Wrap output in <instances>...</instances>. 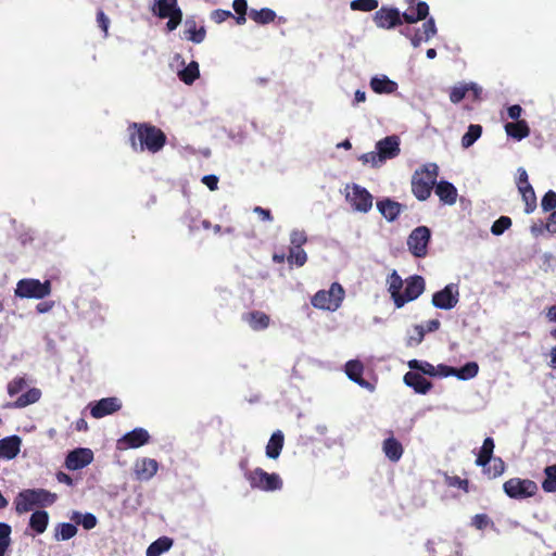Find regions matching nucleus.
<instances>
[{
  "instance_id": "obj_21",
  "label": "nucleus",
  "mask_w": 556,
  "mask_h": 556,
  "mask_svg": "<svg viewBox=\"0 0 556 556\" xmlns=\"http://www.w3.org/2000/svg\"><path fill=\"white\" fill-rule=\"evenodd\" d=\"M403 207L404 206L400 202L389 198L377 202L378 211L388 222H394L400 216Z\"/></svg>"
},
{
  "instance_id": "obj_42",
  "label": "nucleus",
  "mask_w": 556,
  "mask_h": 556,
  "mask_svg": "<svg viewBox=\"0 0 556 556\" xmlns=\"http://www.w3.org/2000/svg\"><path fill=\"white\" fill-rule=\"evenodd\" d=\"M479 372V365L476 362H468L460 368H455V377L459 380H469Z\"/></svg>"
},
{
  "instance_id": "obj_40",
  "label": "nucleus",
  "mask_w": 556,
  "mask_h": 556,
  "mask_svg": "<svg viewBox=\"0 0 556 556\" xmlns=\"http://www.w3.org/2000/svg\"><path fill=\"white\" fill-rule=\"evenodd\" d=\"M388 291L391 295V299L393 300V303L395 304V299H397V296L401 295L402 293L404 281L401 278V276L396 273V270H393L388 278Z\"/></svg>"
},
{
  "instance_id": "obj_48",
  "label": "nucleus",
  "mask_w": 556,
  "mask_h": 556,
  "mask_svg": "<svg viewBox=\"0 0 556 556\" xmlns=\"http://www.w3.org/2000/svg\"><path fill=\"white\" fill-rule=\"evenodd\" d=\"M511 226V219L508 216H501L496 219L492 227L491 232L495 236L503 235Z\"/></svg>"
},
{
  "instance_id": "obj_5",
  "label": "nucleus",
  "mask_w": 556,
  "mask_h": 556,
  "mask_svg": "<svg viewBox=\"0 0 556 556\" xmlns=\"http://www.w3.org/2000/svg\"><path fill=\"white\" fill-rule=\"evenodd\" d=\"M150 11L161 20H168L166 23L168 31L175 30L182 21V11L177 0H153Z\"/></svg>"
},
{
  "instance_id": "obj_49",
  "label": "nucleus",
  "mask_w": 556,
  "mask_h": 556,
  "mask_svg": "<svg viewBox=\"0 0 556 556\" xmlns=\"http://www.w3.org/2000/svg\"><path fill=\"white\" fill-rule=\"evenodd\" d=\"M541 207L544 212H553L556 208V192L548 190L542 198Z\"/></svg>"
},
{
  "instance_id": "obj_44",
  "label": "nucleus",
  "mask_w": 556,
  "mask_h": 556,
  "mask_svg": "<svg viewBox=\"0 0 556 556\" xmlns=\"http://www.w3.org/2000/svg\"><path fill=\"white\" fill-rule=\"evenodd\" d=\"M408 367L412 370H418L422 372L424 375L430 376V377H437L435 372V366L428 362H422L418 359H412L408 362Z\"/></svg>"
},
{
  "instance_id": "obj_54",
  "label": "nucleus",
  "mask_w": 556,
  "mask_h": 556,
  "mask_svg": "<svg viewBox=\"0 0 556 556\" xmlns=\"http://www.w3.org/2000/svg\"><path fill=\"white\" fill-rule=\"evenodd\" d=\"M230 17H233L232 13L228 10L223 9H216L211 14L212 21H214L217 24H220Z\"/></svg>"
},
{
  "instance_id": "obj_59",
  "label": "nucleus",
  "mask_w": 556,
  "mask_h": 556,
  "mask_svg": "<svg viewBox=\"0 0 556 556\" xmlns=\"http://www.w3.org/2000/svg\"><path fill=\"white\" fill-rule=\"evenodd\" d=\"M435 372L437 376L440 377L455 376V368L444 364H440L435 367Z\"/></svg>"
},
{
  "instance_id": "obj_37",
  "label": "nucleus",
  "mask_w": 556,
  "mask_h": 556,
  "mask_svg": "<svg viewBox=\"0 0 556 556\" xmlns=\"http://www.w3.org/2000/svg\"><path fill=\"white\" fill-rule=\"evenodd\" d=\"M181 81L186 85H191L200 76L199 64L195 61H191L184 70L178 73Z\"/></svg>"
},
{
  "instance_id": "obj_46",
  "label": "nucleus",
  "mask_w": 556,
  "mask_h": 556,
  "mask_svg": "<svg viewBox=\"0 0 556 556\" xmlns=\"http://www.w3.org/2000/svg\"><path fill=\"white\" fill-rule=\"evenodd\" d=\"M232 8L237 13L236 23L238 25H243L247 22V11H248V2L247 0H233Z\"/></svg>"
},
{
  "instance_id": "obj_27",
  "label": "nucleus",
  "mask_w": 556,
  "mask_h": 556,
  "mask_svg": "<svg viewBox=\"0 0 556 556\" xmlns=\"http://www.w3.org/2000/svg\"><path fill=\"white\" fill-rule=\"evenodd\" d=\"M285 443L283 433L280 430L275 431L266 445V456L271 459L279 457Z\"/></svg>"
},
{
  "instance_id": "obj_33",
  "label": "nucleus",
  "mask_w": 556,
  "mask_h": 556,
  "mask_svg": "<svg viewBox=\"0 0 556 556\" xmlns=\"http://www.w3.org/2000/svg\"><path fill=\"white\" fill-rule=\"evenodd\" d=\"M250 18L260 25H266L275 21L276 12L269 8H263L261 10L251 9L249 12Z\"/></svg>"
},
{
  "instance_id": "obj_41",
  "label": "nucleus",
  "mask_w": 556,
  "mask_h": 556,
  "mask_svg": "<svg viewBox=\"0 0 556 556\" xmlns=\"http://www.w3.org/2000/svg\"><path fill=\"white\" fill-rule=\"evenodd\" d=\"M544 475L542 489L547 493L556 492V465L545 467Z\"/></svg>"
},
{
  "instance_id": "obj_57",
  "label": "nucleus",
  "mask_w": 556,
  "mask_h": 556,
  "mask_svg": "<svg viewBox=\"0 0 556 556\" xmlns=\"http://www.w3.org/2000/svg\"><path fill=\"white\" fill-rule=\"evenodd\" d=\"M405 35L410 38V42L415 48L419 47L422 41H428L427 38H424V31L421 29H416L413 35H410L409 29H407Z\"/></svg>"
},
{
  "instance_id": "obj_34",
  "label": "nucleus",
  "mask_w": 556,
  "mask_h": 556,
  "mask_svg": "<svg viewBox=\"0 0 556 556\" xmlns=\"http://www.w3.org/2000/svg\"><path fill=\"white\" fill-rule=\"evenodd\" d=\"M173 545V540L167 536H162L152 542L147 548L146 556H160L167 552Z\"/></svg>"
},
{
  "instance_id": "obj_58",
  "label": "nucleus",
  "mask_w": 556,
  "mask_h": 556,
  "mask_svg": "<svg viewBox=\"0 0 556 556\" xmlns=\"http://www.w3.org/2000/svg\"><path fill=\"white\" fill-rule=\"evenodd\" d=\"M414 330H415L416 336L410 337V339L408 341L409 345H413V344L418 345L419 343L422 342V340L425 338L426 330L422 326L417 325V326H415Z\"/></svg>"
},
{
  "instance_id": "obj_55",
  "label": "nucleus",
  "mask_w": 556,
  "mask_h": 556,
  "mask_svg": "<svg viewBox=\"0 0 556 556\" xmlns=\"http://www.w3.org/2000/svg\"><path fill=\"white\" fill-rule=\"evenodd\" d=\"M421 30L424 31V38H427L428 40L430 38H432L437 34V27H435L434 20L433 18L427 20L422 24Z\"/></svg>"
},
{
  "instance_id": "obj_1",
  "label": "nucleus",
  "mask_w": 556,
  "mask_h": 556,
  "mask_svg": "<svg viewBox=\"0 0 556 556\" xmlns=\"http://www.w3.org/2000/svg\"><path fill=\"white\" fill-rule=\"evenodd\" d=\"M127 131L130 147L136 152L148 150L156 153L166 144L167 138L164 131L150 123H130Z\"/></svg>"
},
{
  "instance_id": "obj_25",
  "label": "nucleus",
  "mask_w": 556,
  "mask_h": 556,
  "mask_svg": "<svg viewBox=\"0 0 556 556\" xmlns=\"http://www.w3.org/2000/svg\"><path fill=\"white\" fill-rule=\"evenodd\" d=\"M382 450L384 455L391 462H399L403 455V446L393 435L387 438L382 443Z\"/></svg>"
},
{
  "instance_id": "obj_60",
  "label": "nucleus",
  "mask_w": 556,
  "mask_h": 556,
  "mask_svg": "<svg viewBox=\"0 0 556 556\" xmlns=\"http://www.w3.org/2000/svg\"><path fill=\"white\" fill-rule=\"evenodd\" d=\"M529 187L531 184L529 182L528 173L525 168H518V179H517V188L520 190V187Z\"/></svg>"
},
{
  "instance_id": "obj_18",
  "label": "nucleus",
  "mask_w": 556,
  "mask_h": 556,
  "mask_svg": "<svg viewBox=\"0 0 556 556\" xmlns=\"http://www.w3.org/2000/svg\"><path fill=\"white\" fill-rule=\"evenodd\" d=\"M159 470V463L149 457H142L136 460L134 473L137 480L148 481L152 479Z\"/></svg>"
},
{
  "instance_id": "obj_14",
  "label": "nucleus",
  "mask_w": 556,
  "mask_h": 556,
  "mask_svg": "<svg viewBox=\"0 0 556 556\" xmlns=\"http://www.w3.org/2000/svg\"><path fill=\"white\" fill-rule=\"evenodd\" d=\"M150 441L149 432L143 428H136L125 433L121 439L117 440L118 450L138 448Z\"/></svg>"
},
{
  "instance_id": "obj_45",
  "label": "nucleus",
  "mask_w": 556,
  "mask_h": 556,
  "mask_svg": "<svg viewBox=\"0 0 556 556\" xmlns=\"http://www.w3.org/2000/svg\"><path fill=\"white\" fill-rule=\"evenodd\" d=\"M40 397V391L37 389H30L26 393L22 394L15 402V407H25L29 404L36 403Z\"/></svg>"
},
{
  "instance_id": "obj_16",
  "label": "nucleus",
  "mask_w": 556,
  "mask_h": 556,
  "mask_svg": "<svg viewBox=\"0 0 556 556\" xmlns=\"http://www.w3.org/2000/svg\"><path fill=\"white\" fill-rule=\"evenodd\" d=\"M379 161H386L396 157L400 152V139L397 136H388L379 140L376 144Z\"/></svg>"
},
{
  "instance_id": "obj_22",
  "label": "nucleus",
  "mask_w": 556,
  "mask_h": 556,
  "mask_svg": "<svg viewBox=\"0 0 556 556\" xmlns=\"http://www.w3.org/2000/svg\"><path fill=\"white\" fill-rule=\"evenodd\" d=\"M22 440L18 435H11L0 440V458L13 459L21 451Z\"/></svg>"
},
{
  "instance_id": "obj_36",
  "label": "nucleus",
  "mask_w": 556,
  "mask_h": 556,
  "mask_svg": "<svg viewBox=\"0 0 556 556\" xmlns=\"http://www.w3.org/2000/svg\"><path fill=\"white\" fill-rule=\"evenodd\" d=\"M71 520L74 521L76 526L81 525L86 530L93 529L98 523L97 517L91 513L81 514L79 511H73Z\"/></svg>"
},
{
  "instance_id": "obj_35",
  "label": "nucleus",
  "mask_w": 556,
  "mask_h": 556,
  "mask_svg": "<svg viewBox=\"0 0 556 556\" xmlns=\"http://www.w3.org/2000/svg\"><path fill=\"white\" fill-rule=\"evenodd\" d=\"M521 194L522 201L525 202V213L531 214L536 208V195L532 186L520 187L518 190Z\"/></svg>"
},
{
  "instance_id": "obj_28",
  "label": "nucleus",
  "mask_w": 556,
  "mask_h": 556,
  "mask_svg": "<svg viewBox=\"0 0 556 556\" xmlns=\"http://www.w3.org/2000/svg\"><path fill=\"white\" fill-rule=\"evenodd\" d=\"M370 88L379 94L382 93H393L397 89V84L391 79H389L387 76H375L370 80Z\"/></svg>"
},
{
  "instance_id": "obj_32",
  "label": "nucleus",
  "mask_w": 556,
  "mask_h": 556,
  "mask_svg": "<svg viewBox=\"0 0 556 556\" xmlns=\"http://www.w3.org/2000/svg\"><path fill=\"white\" fill-rule=\"evenodd\" d=\"M78 532L76 523L61 522L54 528V539L56 541H67L74 538Z\"/></svg>"
},
{
  "instance_id": "obj_2",
  "label": "nucleus",
  "mask_w": 556,
  "mask_h": 556,
  "mask_svg": "<svg viewBox=\"0 0 556 556\" xmlns=\"http://www.w3.org/2000/svg\"><path fill=\"white\" fill-rule=\"evenodd\" d=\"M429 14V5L425 1H419L416 5V13L404 12L400 14L397 9L384 8L376 11L374 21L380 28H392L402 24L404 20L408 24L425 20Z\"/></svg>"
},
{
  "instance_id": "obj_15",
  "label": "nucleus",
  "mask_w": 556,
  "mask_h": 556,
  "mask_svg": "<svg viewBox=\"0 0 556 556\" xmlns=\"http://www.w3.org/2000/svg\"><path fill=\"white\" fill-rule=\"evenodd\" d=\"M121 408L122 402L119 399L115 396L104 397L97 401L94 404H90V415L96 419H100L108 415L114 414Z\"/></svg>"
},
{
  "instance_id": "obj_64",
  "label": "nucleus",
  "mask_w": 556,
  "mask_h": 556,
  "mask_svg": "<svg viewBox=\"0 0 556 556\" xmlns=\"http://www.w3.org/2000/svg\"><path fill=\"white\" fill-rule=\"evenodd\" d=\"M545 227L549 232H556V211L549 214Z\"/></svg>"
},
{
  "instance_id": "obj_13",
  "label": "nucleus",
  "mask_w": 556,
  "mask_h": 556,
  "mask_svg": "<svg viewBox=\"0 0 556 556\" xmlns=\"http://www.w3.org/2000/svg\"><path fill=\"white\" fill-rule=\"evenodd\" d=\"M459 301V292L456 285H446L442 290L433 293L432 305L440 309H452Z\"/></svg>"
},
{
  "instance_id": "obj_62",
  "label": "nucleus",
  "mask_w": 556,
  "mask_h": 556,
  "mask_svg": "<svg viewBox=\"0 0 556 556\" xmlns=\"http://www.w3.org/2000/svg\"><path fill=\"white\" fill-rule=\"evenodd\" d=\"M202 182L211 190L214 191L218 187V177L215 175H205Z\"/></svg>"
},
{
  "instance_id": "obj_56",
  "label": "nucleus",
  "mask_w": 556,
  "mask_h": 556,
  "mask_svg": "<svg viewBox=\"0 0 556 556\" xmlns=\"http://www.w3.org/2000/svg\"><path fill=\"white\" fill-rule=\"evenodd\" d=\"M25 386L23 378H15L8 384V393L13 396L17 394Z\"/></svg>"
},
{
  "instance_id": "obj_29",
  "label": "nucleus",
  "mask_w": 556,
  "mask_h": 556,
  "mask_svg": "<svg viewBox=\"0 0 556 556\" xmlns=\"http://www.w3.org/2000/svg\"><path fill=\"white\" fill-rule=\"evenodd\" d=\"M494 446L495 444L492 438L488 437L484 439L483 444L476 458L477 466L485 468V466L490 464L491 459L493 458Z\"/></svg>"
},
{
  "instance_id": "obj_30",
  "label": "nucleus",
  "mask_w": 556,
  "mask_h": 556,
  "mask_svg": "<svg viewBox=\"0 0 556 556\" xmlns=\"http://www.w3.org/2000/svg\"><path fill=\"white\" fill-rule=\"evenodd\" d=\"M49 523V514L46 510H36L29 518V527L37 533L46 531Z\"/></svg>"
},
{
  "instance_id": "obj_4",
  "label": "nucleus",
  "mask_w": 556,
  "mask_h": 556,
  "mask_svg": "<svg viewBox=\"0 0 556 556\" xmlns=\"http://www.w3.org/2000/svg\"><path fill=\"white\" fill-rule=\"evenodd\" d=\"M56 501V495L45 489H27L20 492L15 498V509L18 514L31 510L35 506H50Z\"/></svg>"
},
{
  "instance_id": "obj_47",
  "label": "nucleus",
  "mask_w": 556,
  "mask_h": 556,
  "mask_svg": "<svg viewBox=\"0 0 556 556\" xmlns=\"http://www.w3.org/2000/svg\"><path fill=\"white\" fill-rule=\"evenodd\" d=\"M378 0H353L351 9L354 11L370 12L378 8Z\"/></svg>"
},
{
  "instance_id": "obj_39",
  "label": "nucleus",
  "mask_w": 556,
  "mask_h": 556,
  "mask_svg": "<svg viewBox=\"0 0 556 556\" xmlns=\"http://www.w3.org/2000/svg\"><path fill=\"white\" fill-rule=\"evenodd\" d=\"M482 135V126L479 124H470L466 134L462 138L463 148L471 147Z\"/></svg>"
},
{
  "instance_id": "obj_8",
  "label": "nucleus",
  "mask_w": 556,
  "mask_h": 556,
  "mask_svg": "<svg viewBox=\"0 0 556 556\" xmlns=\"http://www.w3.org/2000/svg\"><path fill=\"white\" fill-rule=\"evenodd\" d=\"M51 293V282H43L38 279L25 278L21 279L15 289V296L22 299H43Z\"/></svg>"
},
{
  "instance_id": "obj_20",
  "label": "nucleus",
  "mask_w": 556,
  "mask_h": 556,
  "mask_svg": "<svg viewBox=\"0 0 556 556\" xmlns=\"http://www.w3.org/2000/svg\"><path fill=\"white\" fill-rule=\"evenodd\" d=\"M346 376L362 388L372 390L374 387L363 378L364 365L361 361L352 359L345 364Z\"/></svg>"
},
{
  "instance_id": "obj_12",
  "label": "nucleus",
  "mask_w": 556,
  "mask_h": 556,
  "mask_svg": "<svg viewBox=\"0 0 556 556\" xmlns=\"http://www.w3.org/2000/svg\"><path fill=\"white\" fill-rule=\"evenodd\" d=\"M425 279L419 275H413L405 279V289L401 295L395 299V307L401 308L406 303L418 299L425 291Z\"/></svg>"
},
{
  "instance_id": "obj_23",
  "label": "nucleus",
  "mask_w": 556,
  "mask_h": 556,
  "mask_svg": "<svg viewBox=\"0 0 556 556\" xmlns=\"http://www.w3.org/2000/svg\"><path fill=\"white\" fill-rule=\"evenodd\" d=\"M435 194L440 201L447 205H453L457 200V189L455 186L446 180H441L434 185Z\"/></svg>"
},
{
  "instance_id": "obj_9",
  "label": "nucleus",
  "mask_w": 556,
  "mask_h": 556,
  "mask_svg": "<svg viewBox=\"0 0 556 556\" xmlns=\"http://www.w3.org/2000/svg\"><path fill=\"white\" fill-rule=\"evenodd\" d=\"M503 490L508 497L521 501L534 496L539 486L530 479L510 478L504 482Z\"/></svg>"
},
{
  "instance_id": "obj_26",
  "label": "nucleus",
  "mask_w": 556,
  "mask_h": 556,
  "mask_svg": "<svg viewBox=\"0 0 556 556\" xmlns=\"http://www.w3.org/2000/svg\"><path fill=\"white\" fill-rule=\"evenodd\" d=\"M505 131L508 137L516 140H522L530 135V128L525 119L505 124Z\"/></svg>"
},
{
  "instance_id": "obj_19",
  "label": "nucleus",
  "mask_w": 556,
  "mask_h": 556,
  "mask_svg": "<svg viewBox=\"0 0 556 556\" xmlns=\"http://www.w3.org/2000/svg\"><path fill=\"white\" fill-rule=\"evenodd\" d=\"M403 380L407 387L413 388L418 394H427L432 388V383L415 370L407 371Z\"/></svg>"
},
{
  "instance_id": "obj_24",
  "label": "nucleus",
  "mask_w": 556,
  "mask_h": 556,
  "mask_svg": "<svg viewBox=\"0 0 556 556\" xmlns=\"http://www.w3.org/2000/svg\"><path fill=\"white\" fill-rule=\"evenodd\" d=\"M242 319L255 331L264 330L270 324L269 316L261 311L245 313L242 315Z\"/></svg>"
},
{
  "instance_id": "obj_63",
  "label": "nucleus",
  "mask_w": 556,
  "mask_h": 556,
  "mask_svg": "<svg viewBox=\"0 0 556 556\" xmlns=\"http://www.w3.org/2000/svg\"><path fill=\"white\" fill-rule=\"evenodd\" d=\"M97 22H98L99 26L101 27V29L106 34L110 21L103 11H99L97 13Z\"/></svg>"
},
{
  "instance_id": "obj_61",
  "label": "nucleus",
  "mask_w": 556,
  "mask_h": 556,
  "mask_svg": "<svg viewBox=\"0 0 556 556\" xmlns=\"http://www.w3.org/2000/svg\"><path fill=\"white\" fill-rule=\"evenodd\" d=\"M11 526L5 522H0V542L11 543Z\"/></svg>"
},
{
  "instance_id": "obj_3",
  "label": "nucleus",
  "mask_w": 556,
  "mask_h": 556,
  "mask_svg": "<svg viewBox=\"0 0 556 556\" xmlns=\"http://www.w3.org/2000/svg\"><path fill=\"white\" fill-rule=\"evenodd\" d=\"M439 175V167L434 163H428L417 169L412 177V192L419 201H426L430 194Z\"/></svg>"
},
{
  "instance_id": "obj_6",
  "label": "nucleus",
  "mask_w": 556,
  "mask_h": 556,
  "mask_svg": "<svg viewBox=\"0 0 556 556\" xmlns=\"http://www.w3.org/2000/svg\"><path fill=\"white\" fill-rule=\"evenodd\" d=\"M344 289L339 282H332L329 290H319L312 298V305L319 309L337 311L344 299Z\"/></svg>"
},
{
  "instance_id": "obj_52",
  "label": "nucleus",
  "mask_w": 556,
  "mask_h": 556,
  "mask_svg": "<svg viewBox=\"0 0 556 556\" xmlns=\"http://www.w3.org/2000/svg\"><path fill=\"white\" fill-rule=\"evenodd\" d=\"M446 482L450 486L458 488L464 492H469V481L467 479H462L458 476L447 477Z\"/></svg>"
},
{
  "instance_id": "obj_7",
  "label": "nucleus",
  "mask_w": 556,
  "mask_h": 556,
  "mask_svg": "<svg viewBox=\"0 0 556 556\" xmlns=\"http://www.w3.org/2000/svg\"><path fill=\"white\" fill-rule=\"evenodd\" d=\"M244 477L253 489L270 492L282 488V480L278 473H268L262 468L247 470Z\"/></svg>"
},
{
  "instance_id": "obj_11",
  "label": "nucleus",
  "mask_w": 556,
  "mask_h": 556,
  "mask_svg": "<svg viewBox=\"0 0 556 556\" xmlns=\"http://www.w3.org/2000/svg\"><path fill=\"white\" fill-rule=\"evenodd\" d=\"M431 231L427 226L416 227L407 238L408 251L417 258H424L428 254Z\"/></svg>"
},
{
  "instance_id": "obj_51",
  "label": "nucleus",
  "mask_w": 556,
  "mask_h": 556,
  "mask_svg": "<svg viewBox=\"0 0 556 556\" xmlns=\"http://www.w3.org/2000/svg\"><path fill=\"white\" fill-rule=\"evenodd\" d=\"M471 525L478 530H484L493 522L486 514H477L472 517Z\"/></svg>"
},
{
  "instance_id": "obj_31",
  "label": "nucleus",
  "mask_w": 556,
  "mask_h": 556,
  "mask_svg": "<svg viewBox=\"0 0 556 556\" xmlns=\"http://www.w3.org/2000/svg\"><path fill=\"white\" fill-rule=\"evenodd\" d=\"M185 36L188 40L194 43H201L206 36V30L203 26L197 28V23L193 20L186 21Z\"/></svg>"
},
{
  "instance_id": "obj_38",
  "label": "nucleus",
  "mask_w": 556,
  "mask_h": 556,
  "mask_svg": "<svg viewBox=\"0 0 556 556\" xmlns=\"http://www.w3.org/2000/svg\"><path fill=\"white\" fill-rule=\"evenodd\" d=\"M506 465L501 457H493L489 465L483 468V472L490 478L495 479L501 477L505 471Z\"/></svg>"
},
{
  "instance_id": "obj_50",
  "label": "nucleus",
  "mask_w": 556,
  "mask_h": 556,
  "mask_svg": "<svg viewBox=\"0 0 556 556\" xmlns=\"http://www.w3.org/2000/svg\"><path fill=\"white\" fill-rule=\"evenodd\" d=\"M307 242V236L303 230H293L290 233V248H302Z\"/></svg>"
},
{
  "instance_id": "obj_53",
  "label": "nucleus",
  "mask_w": 556,
  "mask_h": 556,
  "mask_svg": "<svg viewBox=\"0 0 556 556\" xmlns=\"http://www.w3.org/2000/svg\"><path fill=\"white\" fill-rule=\"evenodd\" d=\"M467 91H468V88L465 86L452 88V90L450 92L451 102L459 103L466 97Z\"/></svg>"
},
{
  "instance_id": "obj_17",
  "label": "nucleus",
  "mask_w": 556,
  "mask_h": 556,
  "mask_svg": "<svg viewBox=\"0 0 556 556\" xmlns=\"http://www.w3.org/2000/svg\"><path fill=\"white\" fill-rule=\"evenodd\" d=\"M93 460V453L89 448H76L68 453L65 466L70 470H78L88 466Z\"/></svg>"
},
{
  "instance_id": "obj_10",
  "label": "nucleus",
  "mask_w": 556,
  "mask_h": 556,
  "mask_svg": "<svg viewBox=\"0 0 556 556\" xmlns=\"http://www.w3.org/2000/svg\"><path fill=\"white\" fill-rule=\"evenodd\" d=\"M345 198L353 210L361 213H367L371 210L374 198L366 188L352 184L345 187Z\"/></svg>"
},
{
  "instance_id": "obj_43",
  "label": "nucleus",
  "mask_w": 556,
  "mask_h": 556,
  "mask_svg": "<svg viewBox=\"0 0 556 556\" xmlns=\"http://www.w3.org/2000/svg\"><path fill=\"white\" fill-rule=\"evenodd\" d=\"M287 261L291 266L302 267L307 261V254L302 248H290Z\"/></svg>"
}]
</instances>
